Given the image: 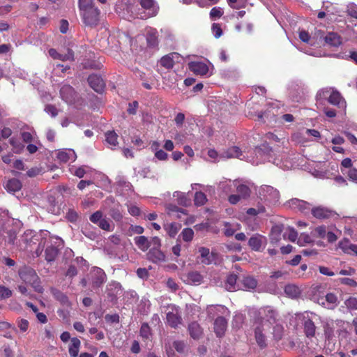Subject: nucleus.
I'll use <instances>...</instances> for the list:
<instances>
[{
  "label": "nucleus",
  "instance_id": "nucleus-27",
  "mask_svg": "<svg viewBox=\"0 0 357 357\" xmlns=\"http://www.w3.org/2000/svg\"><path fill=\"white\" fill-rule=\"evenodd\" d=\"M49 54L53 58L61 61H73L74 59V54L72 50H68V52L65 54H59L54 49L49 50Z\"/></svg>",
  "mask_w": 357,
  "mask_h": 357
},
{
  "label": "nucleus",
  "instance_id": "nucleus-62",
  "mask_svg": "<svg viewBox=\"0 0 357 357\" xmlns=\"http://www.w3.org/2000/svg\"><path fill=\"white\" fill-rule=\"evenodd\" d=\"M45 111L52 117H55L58 115L57 109L52 105H47L45 107Z\"/></svg>",
  "mask_w": 357,
  "mask_h": 357
},
{
  "label": "nucleus",
  "instance_id": "nucleus-30",
  "mask_svg": "<svg viewBox=\"0 0 357 357\" xmlns=\"http://www.w3.org/2000/svg\"><path fill=\"white\" fill-rule=\"evenodd\" d=\"M266 330H264L261 325L257 324L255 328V339L258 345L263 348L266 346V337L263 333V331H266Z\"/></svg>",
  "mask_w": 357,
  "mask_h": 357
},
{
  "label": "nucleus",
  "instance_id": "nucleus-56",
  "mask_svg": "<svg viewBox=\"0 0 357 357\" xmlns=\"http://www.w3.org/2000/svg\"><path fill=\"white\" fill-rule=\"evenodd\" d=\"M92 7H95L93 4V0H79V8L80 12Z\"/></svg>",
  "mask_w": 357,
  "mask_h": 357
},
{
  "label": "nucleus",
  "instance_id": "nucleus-26",
  "mask_svg": "<svg viewBox=\"0 0 357 357\" xmlns=\"http://www.w3.org/2000/svg\"><path fill=\"white\" fill-rule=\"evenodd\" d=\"M148 258L154 263L165 261V255L160 249H151L148 253Z\"/></svg>",
  "mask_w": 357,
  "mask_h": 357
},
{
  "label": "nucleus",
  "instance_id": "nucleus-12",
  "mask_svg": "<svg viewBox=\"0 0 357 357\" xmlns=\"http://www.w3.org/2000/svg\"><path fill=\"white\" fill-rule=\"evenodd\" d=\"M189 69L197 75H207L209 67L204 61H191L188 63Z\"/></svg>",
  "mask_w": 357,
  "mask_h": 357
},
{
  "label": "nucleus",
  "instance_id": "nucleus-31",
  "mask_svg": "<svg viewBox=\"0 0 357 357\" xmlns=\"http://www.w3.org/2000/svg\"><path fill=\"white\" fill-rule=\"evenodd\" d=\"M190 335L193 339H199L202 335V329L197 322H192L188 326Z\"/></svg>",
  "mask_w": 357,
  "mask_h": 357
},
{
  "label": "nucleus",
  "instance_id": "nucleus-25",
  "mask_svg": "<svg viewBox=\"0 0 357 357\" xmlns=\"http://www.w3.org/2000/svg\"><path fill=\"white\" fill-rule=\"evenodd\" d=\"M317 36L311 37L308 32L305 30L300 31L299 32V38L304 43L310 44V45H319V34L318 32L315 33Z\"/></svg>",
  "mask_w": 357,
  "mask_h": 357
},
{
  "label": "nucleus",
  "instance_id": "nucleus-29",
  "mask_svg": "<svg viewBox=\"0 0 357 357\" xmlns=\"http://www.w3.org/2000/svg\"><path fill=\"white\" fill-rule=\"evenodd\" d=\"M176 57H178L177 53L167 54L161 58L160 61V65L167 69H170L173 68L174 65V59Z\"/></svg>",
  "mask_w": 357,
  "mask_h": 357
},
{
  "label": "nucleus",
  "instance_id": "nucleus-7",
  "mask_svg": "<svg viewBox=\"0 0 357 357\" xmlns=\"http://www.w3.org/2000/svg\"><path fill=\"white\" fill-rule=\"evenodd\" d=\"M40 237L42 238L40 234L38 235L32 230H26L17 243V246L20 250H26L32 244H36Z\"/></svg>",
  "mask_w": 357,
  "mask_h": 357
},
{
  "label": "nucleus",
  "instance_id": "nucleus-13",
  "mask_svg": "<svg viewBox=\"0 0 357 357\" xmlns=\"http://www.w3.org/2000/svg\"><path fill=\"white\" fill-rule=\"evenodd\" d=\"M312 215L318 219H326L331 217H333L335 215V213L324 206H317L314 208H310Z\"/></svg>",
  "mask_w": 357,
  "mask_h": 357
},
{
  "label": "nucleus",
  "instance_id": "nucleus-16",
  "mask_svg": "<svg viewBox=\"0 0 357 357\" xmlns=\"http://www.w3.org/2000/svg\"><path fill=\"white\" fill-rule=\"evenodd\" d=\"M199 252L202 264L209 265L214 263L216 260V255L213 252H211L208 248L201 247L199 248Z\"/></svg>",
  "mask_w": 357,
  "mask_h": 357
},
{
  "label": "nucleus",
  "instance_id": "nucleus-42",
  "mask_svg": "<svg viewBox=\"0 0 357 357\" xmlns=\"http://www.w3.org/2000/svg\"><path fill=\"white\" fill-rule=\"evenodd\" d=\"M225 229H224V234L227 236H232L235 231L240 229V225L236 224V225H231L229 222H225Z\"/></svg>",
  "mask_w": 357,
  "mask_h": 357
},
{
  "label": "nucleus",
  "instance_id": "nucleus-32",
  "mask_svg": "<svg viewBox=\"0 0 357 357\" xmlns=\"http://www.w3.org/2000/svg\"><path fill=\"white\" fill-rule=\"evenodd\" d=\"M134 241L138 248L142 251H146L150 248L149 241L144 236H137Z\"/></svg>",
  "mask_w": 357,
  "mask_h": 357
},
{
  "label": "nucleus",
  "instance_id": "nucleus-59",
  "mask_svg": "<svg viewBox=\"0 0 357 357\" xmlns=\"http://www.w3.org/2000/svg\"><path fill=\"white\" fill-rule=\"evenodd\" d=\"M89 219L93 223L98 225L103 219L102 213L97 211L90 216Z\"/></svg>",
  "mask_w": 357,
  "mask_h": 357
},
{
  "label": "nucleus",
  "instance_id": "nucleus-22",
  "mask_svg": "<svg viewBox=\"0 0 357 357\" xmlns=\"http://www.w3.org/2000/svg\"><path fill=\"white\" fill-rule=\"evenodd\" d=\"M61 98L67 103H72L74 100L75 91L72 86L64 85L60 90Z\"/></svg>",
  "mask_w": 357,
  "mask_h": 357
},
{
  "label": "nucleus",
  "instance_id": "nucleus-50",
  "mask_svg": "<svg viewBox=\"0 0 357 357\" xmlns=\"http://www.w3.org/2000/svg\"><path fill=\"white\" fill-rule=\"evenodd\" d=\"M194 201L196 205L202 206L206 202L207 199L204 193L202 192H197L195 195Z\"/></svg>",
  "mask_w": 357,
  "mask_h": 357
},
{
  "label": "nucleus",
  "instance_id": "nucleus-1",
  "mask_svg": "<svg viewBox=\"0 0 357 357\" xmlns=\"http://www.w3.org/2000/svg\"><path fill=\"white\" fill-rule=\"evenodd\" d=\"M312 299L318 304L328 308L334 309L337 305V297L333 293L325 294L323 286H317L314 289Z\"/></svg>",
  "mask_w": 357,
  "mask_h": 357
},
{
  "label": "nucleus",
  "instance_id": "nucleus-47",
  "mask_svg": "<svg viewBox=\"0 0 357 357\" xmlns=\"http://www.w3.org/2000/svg\"><path fill=\"white\" fill-rule=\"evenodd\" d=\"M180 236L182 237L184 241L190 242L193 239L194 231L191 228H185L181 231Z\"/></svg>",
  "mask_w": 357,
  "mask_h": 357
},
{
  "label": "nucleus",
  "instance_id": "nucleus-61",
  "mask_svg": "<svg viewBox=\"0 0 357 357\" xmlns=\"http://www.w3.org/2000/svg\"><path fill=\"white\" fill-rule=\"evenodd\" d=\"M109 215L115 221H120L123 218V215L119 208L111 209Z\"/></svg>",
  "mask_w": 357,
  "mask_h": 357
},
{
  "label": "nucleus",
  "instance_id": "nucleus-36",
  "mask_svg": "<svg viewBox=\"0 0 357 357\" xmlns=\"http://www.w3.org/2000/svg\"><path fill=\"white\" fill-rule=\"evenodd\" d=\"M285 294L290 298H296L301 294L298 287L294 284H288L284 288Z\"/></svg>",
  "mask_w": 357,
  "mask_h": 357
},
{
  "label": "nucleus",
  "instance_id": "nucleus-33",
  "mask_svg": "<svg viewBox=\"0 0 357 357\" xmlns=\"http://www.w3.org/2000/svg\"><path fill=\"white\" fill-rule=\"evenodd\" d=\"M81 345L80 340L77 337L71 339V344L69 347V354L72 357H76L78 355L79 347Z\"/></svg>",
  "mask_w": 357,
  "mask_h": 357
},
{
  "label": "nucleus",
  "instance_id": "nucleus-48",
  "mask_svg": "<svg viewBox=\"0 0 357 357\" xmlns=\"http://www.w3.org/2000/svg\"><path fill=\"white\" fill-rule=\"evenodd\" d=\"M54 296L61 304L66 305V306H68L70 305V302L68 301V297L62 292L55 290V291H54Z\"/></svg>",
  "mask_w": 357,
  "mask_h": 357
},
{
  "label": "nucleus",
  "instance_id": "nucleus-49",
  "mask_svg": "<svg viewBox=\"0 0 357 357\" xmlns=\"http://www.w3.org/2000/svg\"><path fill=\"white\" fill-rule=\"evenodd\" d=\"M327 234L326 228L324 225L319 226L314 229L312 234L317 238H324Z\"/></svg>",
  "mask_w": 357,
  "mask_h": 357
},
{
  "label": "nucleus",
  "instance_id": "nucleus-2",
  "mask_svg": "<svg viewBox=\"0 0 357 357\" xmlns=\"http://www.w3.org/2000/svg\"><path fill=\"white\" fill-rule=\"evenodd\" d=\"M43 239L49 238L51 243L45 250V259L49 261H53L57 256L59 248L63 246V241L61 238L50 236L48 231L45 230L40 232Z\"/></svg>",
  "mask_w": 357,
  "mask_h": 357
},
{
  "label": "nucleus",
  "instance_id": "nucleus-17",
  "mask_svg": "<svg viewBox=\"0 0 357 357\" xmlns=\"http://www.w3.org/2000/svg\"><path fill=\"white\" fill-rule=\"evenodd\" d=\"M91 276L94 288L100 287L105 282V274L100 268H94L91 271Z\"/></svg>",
  "mask_w": 357,
  "mask_h": 357
},
{
  "label": "nucleus",
  "instance_id": "nucleus-45",
  "mask_svg": "<svg viewBox=\"0 0 357 357\" xmlns=\"http://www.w3.org/2000/svg\"><path fill=\"white\" fill-rule=\"evenodd\" d=\"M98 227L102 230L107 231H112L114 229V225L108 219L103 218L98 224Z\"/></svg>",
  "mask_w": 357,
  "mask_h": 357
},
{
  "label": "nucleus",
  "instance_id": "nucleus-53",
  "mask_svg": "<svg viewBox=\"0 0 357 357\" xmlns=\"http://www.w3.org/2000/svg\"><path fill=\"white\" fill-rule=\"evenodd\" d=\"M281 231L280 228L278 226L272 228L271 233V239L272 242L277 243L280 241Z\"/></svg>",
  "mask_w": 357,
  "mask_h": 357
},
{
  "label": "nucleus",
  "instance_id": "nucleus-55",
  "mask_svg": "<svg viewBox=\"0 0 357 357\" xmlns=\"http://www.w3.org/2000/svg\"><path fill=\"white\" fill-rule=\"evenodd\" d=\"M344 305L350 310H357V298L349 297L344 301Z\"/></svg>",
  "mask_w": 357,
  "mask_h": 357
},
{
  "label": "nucleus",
  "instance_id": "nucleus-14",
  "mask_svg": "<svg viewBox=\"0 0 357 357\" xmlns=\"http://www.w3.org/2000/svg\"><path fill=\"white\" fill-rule=\"evenodd\" d=\"M287 206L292 209L298 210L303 213H307L310 210V204L309 203L296 198L288 201Z\"/></svg>",
  "mask_w": 357,
  "mask_h": 357
},
{
  "label": "nucleus",
  "instance_id": "nucleus-9",
  "mask_svg": "<svg viewBox=\"0 0 357 357\" xmlns=\"http://www.w3.org/2000/svg\"><path fill=\"white\" fill-rule=\"evenodd\" d=\"M260 314H262L264 317L257 322V324L261 325L264 330H269L271 326L275 323L276 312L269 307H267L263 309V312H260Z\"/></svg>",
  "mask_w": 357,
  "mask_h": 357
},
{
  "label": "nucleus",
  "instance_id": "nucleus-28",
  "mask_svg": "<svg viewBox=\"0 0 357 357\" xmlns=\"http://www.w3.org/2000/svg\"><path fill=\"white\" fill-rule=\"evenodd\" d=\"M207 313L208 317H213L215 314L224 315L228 313V310L223 305H209L207 307Z\"/></svg>",
  "mask_w": 357,
  "mask_h": 357
},
{
  "label": "nucleus",
  "instance_id": "nucleus-64",
  "mask_svg": "<svg viewBox=\"0 0 357 357\" xmlns=\"http://www.w3.org/2000/svg\"><path fill=\"white\" fill-rule=\"evenodd\" d=\"M347 176L350 181L357 183V169L351 168L347 172Z\"/></svg>",
  "mask_w": 357,
  "mask_h": 357
},
{
  "label": "nucleus",
  "instance_id": "nucleus-8",
  "mask_svg": "<svg viewBox=\"0 0 357 357\" xmlns=\"http://www.w3.org/2000/svg\"><path fill=\"white\" fill-rule=\"evenodd\" d=\"M310 314H312V313L305 312L303 313H299L296 314V316L298 319L302 321L306 337L312 338L315 335L316 326L310 318Z\"/></svg>",
  "mask_w": 357,
  "mask_h": 357
},
{
  "label": "nucleus",
  "instance_id": "nucleus-41",
  "mask_svg": "<svg viewBox=\"0 0 357 357\" xmlns=\"http://www.w3.org/2000/svg\"><path fill=\"white\" fill-rule=\"evenodd\" d=\"M242 155L241 150L236 147L233 146L229 148L226 152L223 153L225 158H240Z\"/></svg>",
  "mask_w": 357,
  "mask_h": 357
},
{
  "label": "nucleus",
  "instance_id": "nucleus-52",
  "mask_svg": "<svg viewBox=\"0 0 357 357\" xmlns=\"http://www.w3.org/2000/svg\"><path fill=\"white\" fill-rule=\"evenodd\" d=\"M237 192L238 195L241 197H247L250 195V188L245 184H240L237 185Z\"/></svg>",
  "mask_w": 357,
  "mask_h": 357
},
{
  "label": "nucleus",
  "instance_id": "nucleus-11",
  "mask_svg": "<svg viewBox=\"0 0 357 357\" xmlns=\"http://www.w3.org/2000/svg\"><path fill=\"white\" fill-rule=\"evenodd\" d=\"M259 194L269 202H276L280 197L279 192L270 185L262 186L259 190Z\"/></svg>",
  "mask_w": 357,
  "mask_h": 357
},
{
  "label": "nucleus",
  "instance_id": "nucleus-24",
  "mask_svg": "<svg viewBox=\"0 0 357 357\" xmlns=\"http://www.w3.org/2000/svg\"><path fill=\"white\" fill-rule=\"evenodd\" d=\"M203 280V276L199 272L190 271L185 275V281L190 284L199 285Z\"/></svg>",
  "mask_w": 357,
  "mask_h": 357
},
{
  "label": "nucleus",
  "instance_id": "nucleus-5",
  "mask_svg": "<svg viewBox=\"0 0 357 357\" xmlns=\"http://www.w3.org/2000/svg\"><path fill=\"white\" fill-rule=\"evenodd\" d=\"M139 3L143 11L139 13V18L146 19L157 15L159 7L154 0H140Z\"/></svg>",
  "mask_w": 357,
  "mask_h": 357
},
{
  "label": "nucleus",
  "instance_id": "nucleus-51",
  "mask_svg": "<svg viewBox=\"0 0 357 357\" xmlns=\"http://www.w3.org/2000/svg\"><path fill=\"white\" fill-rule=\"evenodd\" d=\"M10 143L12 145L13 150L15 153H20L24 148V146L23 144H22L21 143H20L14 137H13L10 139Z\"/></svg>",
  "mask_w": 357,
  "mask_h": 357
},
{
  "label": "nucleus",
  "instance_id": "nucleus-57",
  "mask_svg": "<svg viewBox=\"0 0 357 357\" xmlns=\"http://www.w3.org/2000/svg\"><path fill=\"white\" fill-rule=\"evenodd\" d=\"M70 172L73 174L77 176L78 178H82L84 176V174L86 173L85 167H77V168L72 167L70 169Z\"/></svg>",
  "mask_w": 357,
  "mask_h": 357
},
{
  "label": "nucleus",
  "instance_id": "nucleus-43",
  "mask_svg": "<svg viewBox=\"0 0 357 357\" xmlns=\"http://www.w3.org/2000/svg\"><path fill=\"white\" fill-rule=\"evenodd\" d=\"M283 236L284 238H287L291 242H295L298 240V233L292 227H288L284 231Z\"/></svg>",
  "mask_w": 357,
  "mask_h": 357
},
{
  "label": "nucleus",
  "instance_id": "nucleus-10",
  "mask_svg": "<svg viewBox=\"0 0 357 357\" xmlns=\"http://www.w3.org/2000/svg\"><path fill=\"white\" fill-rule=\"evenodd\" d=\"M168 308L169 311L167 313V324L171 327L175 328L181 324L182 321L179 307L174 305H171Z\"/></svg>",
  "mask_w": 357,
  "mask_h": 357
},
{
  "label": "nucleus",
  "instance_id": "nucleus-18",
  "mask_svg": "<svg viewBox=\"0 0 357 357\" xmlns=\"http://www.w3.org/2000/svg\"><path fill=\"white\" fill-rule=\"evenodd\" d=\"M90 86L96 92L100 93L105 87L103 79L97 75H91L88 78Z\"/></svg>",
  "mask_w": 357,
  "mask_h": 357
},
{
  "label": "nucleus",
  "instance_id": "nucleus-37",
  "mask_svg": "<svg viewBox=\"0 0 357 357\" xmlns=\"http://www.w3.org/2000/svg\"><path fill=\"white\" fill-rule=\"evenodd\" d=\"M22 188V183L21 182L16 179V178H12L8 181L6 183V188L7 190L10 192H15L18 190H20Z\"/></svg>",
  "mask_w": 357,
  "mask_h": 357
},
{
  "label": "nucleus",
  "instance_id": "nucleus-60",
  "mask_svg": "<svg viewBox=\"0 0 357 357\" xmlns=\"http://www.w3.org/2000/svg\"><path fill=\"white\" fill-rule=\"evenodd\" d=\"M12 291L8 288L1 286L0 287V299H5L10 297Z\"/></svg>",
  "mask_w": 357,
  "mask_h": 357
},
{
  "label": "nucleus",
  "instance_id": "nucleus-23",
  "mask_svg": "<svg viewBox=\"0 0 357 357\" xmlns=\"http://www.w3.org/2000/svg\"><path fill=\"white\" fill-rule=\"evenodd\" d=\"M338 247L345 253L357 255V245L351 244L347 239L340 241Z\"/></svg>",
  "mask_w": 357,
  "mask_h": 357
},
{
  "label": "nucleus",
  "instance_id": "nucleus-34",
  "mask_svg": "<svg viewBox=\"0 0 357 357\" xmlns=\"http://www.w3.org/2000/svg\"><path fill=\"white\" fill-rule=\"evenodd\" d=\"M118 135L114 131H108L105 133V141L111 149L118 145Z\"/></svg>",
  "mask_w": 357,
  "mask_h": 357
},
{
  "label": "nucleus",
  "instance_id": "nucleus-6",
  "mask_svg": "<svg viewBox=\"0 0 357 357\" xmlns=\"http://www.w3.org/2000/svg\"><path fill=\"white\" fill-rule=\"evenodd\" d=\"M83 23L86 26H96L100 20V10L96 8H89L87 10L80 12Z\"/></svg>",
  "mask_w": 357,
  "mask_h": 357
},
{
  "label": "nucleus",
  "instance_id": "nucleus-21",
  "mask_svg": "<svg viewBox=\"0 0 357 357\" xmlns=\"http://www.w3.org/2000/svg\"><path fill=\"white\" fill-rule=\"evenodd\" d=\"M57 158L63 162H74L77 155L73 149H63L59 151Z\"/></svg>",
  "mask_w": 357,
  "mask_h": 357
},
{
  "label": "nucleus",
  "instance_id": "nucleus-39",
  "mask_svg": "<svg viewBox=\"0 0 357 357\" xmlns=\"http://www.w3.org/2000/svg\"><path fill=\"white\" fill-rule=\"evenodd\" d=\"M236 275H229L226 280L225 287L227 291H234L236 290Z\"/></svg>",
  "mask_w": 357,
  "mask_h": 357
},
{
  "label": "nucleus",
  "instance_id": "nucleus-4",
  "mask_svg": "<svg viewBox=\"0 0 357 357\" xmlns=\"http://www.w3.org/2000/svg\"><path fill=\"white\" fill-rule=\"evenodd\" d=\"M327 98L328 102L331 105H335L340 108L346 107V102L341 94L333 89H325L319 91L317 97Z\"/></svg>",
  "mask_w": 357,
  "mask_h": 357
},
{
  "label": "nucleus",
  "instance_id": "nucleus-38",
  "mask_svg": "<svg viewBox=\"0 0 357 357\" xmlns=\"http://www.w3.org/2000/svg\"><path fill=\"white\" fill-rule=\"evenodd\" d=\"M241 282L243 285L244 289L245 290L254 289L257 285V280L254 278L250 276L244 277L243 279L241 280Z\"/></svg>",
  "mask_w": 357,
  "mask_h": 357
},
{
  "label": "nucleus",
  "instance_id": "nucleus-20",
  "mask_svg": "<svg viewBox=\"0 0 357 357\" xmlns=\"http://www.w3.org/2000/svg\"><path fill=\"white\" fill-rule=\"evenodd\" d=\"M319 39L324 38L325 42L332 47H337L341 44L340 37L335 33H329L325 37L323 36L320 31H318Z\"/></svg>",
  "mask_w": 357,
  "mask_h": 357
},
{
  "label": "nucleus",
  "instance_id": "nucleus-3",
  "mask_svg": "<svg viewBox=\"0 0 357 357\" xmlns=\"http://www.w3.org/2000/svg\"><path fill=\"white\" fill-rule=\"evenodd\" d=\"M18 273L20 279L25 284L31 285L38 293L43 292V289L40 284V278L33 269L29 267H23Z\"/></svg>",
  "mask_w": 357,
  "mask_h": 357
},
{
  "label": "nucleus",
  "instance_id": "nucleus-15",
  "mask_svg": "<svg viewBox=\"0 0 357 357\" xmlns=\"http://www.w3.org/2000/svg\"><path fill=\"white\" fill-rule=\"evenodd\" d=\"M266 241L265 236L255 234L249 239L248 244L253 250L259 251L264 248Z\"/></svg>",
  "mask_w": 357,
  "mask_h": 357
},
{
  "label": "nucleus",
  "instance_id": "nucleus-54",
  "mask_svg": "<svg viewBox=\"0 0 357 357\" xmlns=\"http://www.w3.org/2000/svg\"><path fill=\"white\" fill-rule=\"evenodd\" d=\"M173 196L178 199V203L180 205L186 206L189 202L183 192L176 191L174 193Z\"/></svg>",
  "mask_w": 357,
  "mask_h": 357
},
{
  "label": "nucleus",
  "instance_id": "nucleus-63",
  "mask_svg": "<svg viewBox=\"0 0 357 357\" xmlns=\"http://www.w3.org/2000/svg\"><path fill=\"white\" fill-rule=\"evenodd\" d=\"M223 14L220 8H213L210 12V17L214 20L220 17Z\"/></svg>",
  "mask_w": 357,
  "mask_h": 357
},
{
  "label": "nucleus",
  "instance_id": "nucleus-46",
  "mask_svg": "<svg viewBox=\"0 0 357 357\" xmlns=\"http://www.w3.org/2000/svg\"><path fill=\"white\" fill-rule=\"evenodd\" d=\"M312 242L313 240L312 239L311 236L309 234L305 233L301 234L297 240V243L300 246H305L307 244L312 243Z\"/></svg>",
  "mask_w": 357,
  "mask_h": 357
},
{
  "label": "nucleus",
  "instance_id": "nucleus-44",
  "mask_svg": "<svg viewBox=\"0 0 357 357\" xmlns=\"http://www.w3.org/2000/svg\"><path fill=\"white\" fill-rule=\"evenodd\" d=\"M139 333H140V336L144 340L150 339L152 333H151V328L149 327L148 324H146V323L142 324L141 328H140Z\"/></svg>",
  "mask_w": 357,
  "mask_h": 357
},
{
  "label": "nucleus",
  "instance_id": "nucleus-58",
  "mask_svg": "<svg viewBox=\"0 0 357 357\" xmlns=\"http://www.w3.org/2000/svg\"><path fill=\"white\" fill-rule=\"evenodd\" d=\"M213 35L215 38H218L222 35V31L219 24L213 23L211 27Z\"/></svg>",
  "mask_w": 357,
  "mask_h": 357
},
{
  "label": "nucleus",
  "instance_id": "nucleus-35",
  "mask_svg": "<svg viewBox=\"0 0 357 357\" xmlns=\"http://www.w3.org/2000/svg\"><path fill=\"white\" fill-rule=\"evenodd\" d=\"M181 227V224L176 222L166 224L164 225L165 231L171 237H174L180 230Z\"/></svg>",
  "mask_w": 357,
  "mask_h": 357
},
{
  "label": "nucleus",
  "instance_id": "nucleus-40",
  "mask_svg": "<svg viewBox=\"0 0 357 357\" xmlns=\"http://www.w3.org/2000/svg\"><path fill=\"white\" fill-rule=\"evenodd\" d=\"M146 40H147V42L149 45L155 46L157 44V40H158L157 31L154 29H150L147 31Z\"/></svg>",
  "mask_w": 357,
  "mask_h": 357
},
{
  "label": "nucleus",
  "instance_id": "nucleus-19",
  "mask_svg": "<svg viewBox=\"0 0 357 357\" xmlns=\"http://www.w3.org/2000/svg\"><path fill=\"white\" fill-rule=\"evenodd\" d=\"M227 321L222 316H218L214 321V331L218 337H222L226 331Z\"/></svg>",
  "mask_w": 357,
  "mask_h": 357
}]
</instances>
